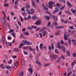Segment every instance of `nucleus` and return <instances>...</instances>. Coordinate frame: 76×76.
<instances>
[{
  "label": "nucleus",
  "mask_w": 76,
  "mask_h": 76,
  "mask_svg": "<svg viewBox=\"0 0 76 76\" xmlns=\"http://www.w3.org/2000/svg\"><path fill=\"white\" fill-rule=\"evenodd\" d=\"M22 42H23L24 44H25V45H32V44L31 42L25 40H23L22 41Z\"/></svg>",
  "instance_id": "obj_1"
},
{
  "label": "nucleus",
  "mask_w": 76,
  "mask_h": 76,
  "mask_svg": "<svg viewBox=\"0 0 76 76\" xmlns=\"http://www.w3.org/2000/svg\"><path fill=\"white\" fill-rule=\"evenodd\" d=\"M55 4V2L53 1H50L49 2V4L50 6H49V8H53L52 6H53Z\"/></svg>",
  "instance_id": "obj_2"
},
{
  "label": "nucleus",
  "mask_w": 76,
  "mask_h": 76,
  "mask_svg": "<svg viewBox=\"0 0 76 76\" xmlns=\"http://www.w3.org/2000/svg\"><path fill=\"white\" fill-rule=\"evenodd\" d=\"M58 7H56L55 8V10L53 12V14H55L56 13H57V12H58Z\"/></svg>",
  "instance_id": "obj_3"
},
{
  "label": "nucleus",
  "mask_w": 76,
  "mask_h": 76,
  "mask_svg": "<svg viewBox=\"0 0 76 76\" xmlns=\"http://www.w3.org/2000/svg\"><path fill=\"white\" fill-rule=\"evenodd\" d=\"M56 45V48L57 47L58 48H60V49H61V47H60V42H58L57 43Z\"/></svg>",
  "instance_id": "obj_4"
},
{
  "label": "nucleus",
  "mask_w": 76,
  "mask_h": 76,
  "mask_svg": "<svg viewBox=\"0 0 76 76\" xmlns=\"http://www.w3.org/2000/svg\"><path fill=\"white\" fill-rule=\"evenodd\" d=\"M52 58L55 60L58 58V56L57 55H53L52 56Z\"/></svg>",
  "instance_id": "obj_5"
},
{
  "label": "nucleus",
  "mask_w": 76,
  "mask_h": 76,
  "mask_svg": "<svg viewBox=\"0 0 76 76\" xmlns=\"http://www.w3.org/2000/svg\"><path fill=\"white\" fill-rule=\"evenodd\" d=\"M41 23V20H39L37 21L34 24L37 25H40Z\"/></svg>",
  "instance_id": "obj_6"
},
{
  "label": "nucleus",
  "mask_w": 76,
  "mask_h": 76,
  "mask_svg": "<svg viewBox=\"0 0 76 76\" xmlns=\"http://www.w3.org/2000/svg\"><path fill=\"white\" fill-rule=\"evenodd\" d=\"M31 12H30V14H34V12H35V10H34L32 9V8H31Z\"/></svg>",
  "instance_id": "obj_7"
},
{
  "label": "nucleus",
  "mask_w": 76,
  "mask_h": 76,
  "mask_svg": "<svg viewBox=\"0 0 76 76\" xmlns=\"http://www.w3.org/2000/svg\"><path fill=\"white\" fill-rule=\"evenodd\" d=\"M64 36V38L65 40H67V34H66V32H65Z\"/></svg>",
  "instance_id": "obj_8"
},
{
  "label": "nucleus",
  "mask_w": 76,
  "mask_h": 76,
  "mask_svg": "<svg viewBox=\"0 0 76 76\" xmlns=\"http://www.w3.org/2000/svg\"><path fill=\"white\" fill-rule=\"evenodd\" d=\"M28 70L30 72V75H32V74L33 73V69H30L28 68Z\"/></svg>",
  "instance_id": "obj_9"
},
{
  "label": "nucleus",
  "mask_w": 76,
  "mask_h": 76,
  "mask_svg": "<svg viewBox=\"0 0 76 76\" xmlns=\"http://www.w3.org/2000/svg\"><path fill=\"white\" fill-rule=\"evenodd\" d=\"M21 61L22 64H23V65H24V66L26 65V63L24 61V60L21 59Z\"/></svg>",
  "instance_id": "obj_10"
},
{
  "label": "nucleus",
  "mask_w": 76,
  "mask_h": 76,
  "mask_svg": "<svg viewBox=\"0 0 76 76\" xmlns=\"http://www.w3.org/2000/svg\"><path fill=\"white\" fill-rule=\"evenodd\" d=\"M73 14H75L76 13V10H73V9L71 10Z\"/></svg>",
  "instance_id": "obj_11"
},
{
  "label": "nucleus",
  "mask_w": 76,
  "mask_h": 76,
  "mask_svg": "<svg viewBox=\"0 0 76 76\" xmlns=\"http://www.w3.org/2000/svg\"><path fill=\"white\" fill-rule=\"evenodd\" d=\"M67 4L68 5V6H70V7H73V5L72 4H71L68 1L67 2Z\"/></svg>",
  "instance_id": "obj_12"
},
{
  "label": "nucleus",
  "mask_w": 76,
  "mask_h": 76,
  "mask_svg": "<svg viewBox=\"0 0 76 76\" xmlns=\"http://www.w3.org/2000/svg\"><path fill=\"white\" fill-rule=\"evenodd\" d=\"M39 47L40 49H41V50H42L43 48V44H42V43H41L40 44Z\"/></svg>",
  "instance_id": "obj_13"
},
{
  "label": "nucleus",
  "mask_w": 76,
  "mask_h": 76,
  "mask_svg": "<svg viewBox=\"0 0 76 76\" xmlns=\"http://www.w3.org/2000/svg\"><path fill=\"white\" fill-rule=\"evenodd\" d=\"M32 19L33 20H36L37 19H38V17L36 16H34L32 17Z\"/></svg>",
  "instance_id": "obj_14"
},
{
  "label": "nucleus",
  "mask_w": 76,
  "mask_h": 76,
  "mask_svg": "<svg viewBox=\"0 0 76 76\" xmlns=\"http://www.w3.org/2000/svg\"><path fill=\"white\" fill-rule=\"evenodd\" d=\"M60 60H61V57H60L56 61V63H59Z\"/></svg>",
  "instance_id": "obj_15"
},
{
  "label": "nucleus",
  "mask_w": 76,
  "mask_h": 76,
  "mask_svg": "<svg viewBox=\"0 0 76 76\" xmlns=\"http://www.w3.org/2000/svg\"><path fill=\"white\" fill-rule=\"evenodd\" d=\"M42 33L43 34H42L43 36H45L46 34H47V31H42Z\"/></svg>",
  "instance_id": "obj_16"
},
{
  "label": "nucleus",
  "mask_w": 76,
  "mask_h": 76,
  "mask_svg": "<svg viewBox=\"0 0 76 76\" xmlns=\"http://www.w3.org/2000/svg\"><path fill=\"white\" fill-rule=\"evenodd\" d=\"M31 3L33 6H35V3L34 2V0H31Z\"/></svg>",
  "instance_id": "obj_17"
},
{
  "label": "nucleus",
  "mask_w": 76,
  "mask_h": 76,
  "mask_svg": "<svg viewBox=\"0 0 76 76\" xmlns=\"http://www.w3.org/2000/svg\"><path fill=\"white\" fill-rule=\"evenodd\" d=\"M64 28V26H59L57 27H56V29H59V28L61 29H62V28Z\"/></svg>",
  "instance_id": "obj_18"
},
{
  "label": "nucleus",
  "mask_w": 76,
  "mask_h": 76,
  "mask_svg": "<svg viewBox=\"0 0 76 76\" xmlns=\"http://www.w3.org/2000/svg\"><path fill=\"white\" fill-rule=\"evenodd\" d=\"M49 16H50V18H51V19H52V18L53 19V18H55V17H56V16H54V15H50Z\"/></svg>",
  "instance_id": "obj_19"
},
{
  "label": "nucleus",
  "mask_w": 76,
  "mask_h": 76,
  "mask_svg": "<svg viewBox=\"0 0 76 76\" xmlns=\"http://www.w3.org/2000/svg\"><path fill=\"white\" fill-rule=\"evenodd\" d=\"M19 62L18 61H17L15 63V66L16 67H18V63Z\"/></svg>",
  "instance_id": "obj_20"
},
{
  "label": "nucleus",
  "mask_w": 76,
  "mask_h": 76,
  "mask_svg": "<svg viewBox=\"0 0 76 76\" xmlns=\"http://www.w3.org/2000/svg\"><path fill=\"white\" fill-rule=\"evenodd\" d=\"M66 7V5L63 6V7H61L60 8V10H64V7Z\"/></svg>",
  "instance_id": "obj_21"
},
{
  "label": "nucleus",
  "mask_w": 76,
  "mask_h": 76,
  "mask_svg": "<svg viewBox=\"0 0 76 76\" xmlns=\"http://www.w3.org/2000/svg\"><path fill=\"white\" fill-rule=\"evenodd\" d=\"M66 54L68 55V56H69L70 55V52L69 51H67L66 52Z\"/></svg>",
  "instance_id": "obj_22"
},
{
  "label": "nucleus",
  "mask_w": 76,
  "mask_h": 76,
  "mask_svg": "<svg viewBox=\"0 0 76 76\" xmlns=\"http://www.w3.org/2000/svg\"><path fill=\"white\" fill-rule=\"evenodd\" d=\"M24 45L23 44V43H21L20 45V46H19V48H22V46H23Z\"/></svg>",
  "instance_id": "obj_23"
},
{
  "label": "nucleus",
  "mask_w": 76,
  "mask_h": 76,
  "mask_svg": "<svg viewBox=\"0 0 76 76\" xmlns=\"http://www.w3.org/2000/svg\"><path fill=\"white\" fill-rule=\"evenodd\" d=\"M55 51L56 54H58V53H59V51L57 50V49H56L55 50Z\"/></svg>",
  "instance_id": "obj_24"
},
{
  "label": "nucleus",
  "mask_w": 76,
  "mask_h": 76,
  "mask_svg": "<svg viewBox=\"0 0 76 76\" xmlns=\"http://www.w3.org/2000/svg\"><path fill=\"white\" fill-rule=\"evenodd\" d=\"M5 19H4L3 18H1V20L2 23H3V22H4L5 21Z\"/></svg>",
  "instance_id": "obj_25"
},
{
  "label": "nucleus",
  "mask_w": 76,
  "mask_h": 76,
  "mask_svg": "<svg viewBox=\"0 0 76 76\" xmlns=\"http://www.w3.org/2000/svg\"><path fill=\"white\" fill-rule=\"evenodd\" d=\"M36 63L37 64H38V65H39V66H41V63L39 62V61H36Z\"/></svg>",
  "instance_id": "obj_26"
},
{
  "label": "nucleus",
  "mask_w": 76,
  "mask_h": 76,
  "mask_svg": "<svg viewBox=\"0 0 76 76\" xmlns=\"http://www.w3.org/2000/svg\"><path fill=\"white\" fill-rule=\"evenodd\" d=\"M68 39V42L70 45H71V40L69 38Z\"/></svg>",
  "instance_id": "obj_27"
},
{
  "label": "nucleus",
  "mask_w": 76,
  "mask_h": 76,
  "mask_svg": "<svg viewBox=\"0 0 76 76\" xmlns=\"http://www.w3.org/2000/svg\"><path fill=\"white\" fill-rule=\"evenodd\" d=\"M31 28L32 29L34 28V29H36L37 28V27L34 26H31Z\"/></svg>",
  "instance_id": "obj_28"
},
{
  "label": "nucleus",
  "mask_w": 76,
  "mask_h": 76,
  "mask_svg": "<svg viewBox=\"0 0 76 76\" xmlns=\"http://www.w3.org/2000/svg\"><path fill=\"white\" fill-rule=\"evenodd\" d=\"M23 34L26 35H29V32H24Z\"/></svg>",
  "instance_id": "obj_29"
},
{
  "label": "nucleus",
  "mask_w": 76,
  "mask_h": 76,
  "mask_svg": "<svg viewBox=\"0 0 76 76\" xmlns=\"http://www.w3.org/2000/svg\"><path fill=\"white\" fill-rule=\"evenodd\" d=\"M7 69H8V70H9L10 69H11V67H10V66L9 65H7L6 66Z\"/></svg>",
  "instance_id": "obj_30"
},
{
  "label": "nucleus",
  "mask_w": 76,
  "mask_h": 76,
  "mask_svg": "<svg viewBox=\"0 0 76 76\" xmlns=\"http://www.w3.org/2000/svg\"><path fill=\"white\" fill-rule=\"evenodd\" d=\"M72 56H73V57H76V53H74L72 54Z\"/></svg>",
  "instance_id": "obj_31"
},
{
  "label": "nucleus",
  "mask_w": 76,
  "mask_h": 76,
  "mask_svg": "<svg viewBox=\"0 0 76 76\" xmlns=\"http://www.w3.org/2000/svg\"><path fill=\"white\" fill-rule=\"evenodd\" d=\"M26 11L28 13V14H31V12H30V11L28 9H26Z\"/></svg>",
  "instance_id": "obj_32"
},
{
  "label": "nucleus",
  "mask_w": 76,
  "mask_h": 76,
  "mask_svg": "<svg viewBox=\"0 0 76 76\" xmlns=\"http://www.w3.org/2000/svg\"><path fill=\"white\" fill-rule=\"evenodd\" d=\"M28 30H29V31H32V27H29L28 28Z\"/></svg>",
  "instance_id": "obj_33"
},
{
  "label": "nucleus",
  "mask_w": 76,
  "mask_h": 76,
  "mask_svg": "<svg viewBox=\"0 0 76 76\" xmlns=\"http://www.w3.org/2000/svg\"><path fill=\"white\" fill-rule=\"evenodd\" d=\"M24 74V73L22 72L20 74V76H23V75Z\"/></svg>",
  "instance_id": "obj_34"
},
{
  "label": "nucleus",
  "mask_w": 76,
  "mask_h": 76,
  "mask_svg": "<svg viewBox=\"0 0 76 76\" xmlns=\"http://www.w3.org/2000/svg\"><path fill=\"white\" fill-rule=\"evenodd\" d=\"M8 32V33H10V32H12L13 33V30L11 29L10 30V31Z\"/></svg>",
  "instance_id": "obj_35"
},
{
  "label": "nucleus",
  "mask_w": 76,
  "mask_h": 76,
  "mask_svg": "<svg viewBox=\"0 0 76 76\" xmlns=\"http://www.w3.org/2000/svg\"><path fill=\"white\" fill-rule=\"evenodd\" d=\"M46 13H48V15H51V14L50 12L47 11H46Z\"/></svg>",
  "instance_id": "obj_36"
},
{
  "label": "nucleus",
  "mask_w": 76,
  "mask_h": 76,
  "mask_svg": "<svg viewBox=\"0 0 76 76\" xmlns=\"http://www.w3.org/2000/svg\"><path fill=\"white\" fill-rule=\"evenodd\" d=\"M50 66V64L49 63L48 64H45L44 65L45 66Z\"/></svg>",
  "instance_id": "obj_37"
},
{
  "label": "nucleus",
  "mask_w": 76,
  "mask_h": 76,
  "mask_svg": "<svg viewBox=\"0 0 76 76\" xmlns=\"http://www.w3.org/2000/svg\"><path fill=\"white\" fill-rule=\"evenodd\" d=\"M20 19L21 20V21L22 22H23V21L24 20H23V18H22V17H20Z\"/></svg>",
  "instance_id": "obj_38"
},
{
  "label": "nucleus",
  "mask_w": 76,
  "mask_h": 76,
  "mask_svg": "<svg viewBox=\"0 0 76 76\" xmlns=\"http://www.w3.org/2000/svg\"><path fill=\"white\" fill-rule=\"evenodd\" d=\"M28 49L29 50H30V51H33V49H32V48H31L30 46H29L28 47Z\"/></svg>",
  "instance_id": "obj_39"
},
{
  "label": "nucleus",
  "mask_w": 76,
  "mask_h": 76,
  "mask_svg": "<svg viewBox=\"0 0 76 76\" xmlns=\"http://www.w3.org/2000/svg\"><path fill=\"white\" fill-rule=\"evenodd\" d=\"M4 6L5 7H8L9 6V4H4Z\"/></svg>",
  "instance_id": "obj_40"
},
{
  "label": "nucleus",
  "mask_w": 76,
  "mask_h": 76,
  "mask_svg": "<svg viewBox=\"0 0 76 76\" xmlns=\"http://www.w3.org/2000/svg\"><path fill=\"white\" fill-rule=\"evenodd\" d=\"M31 15H29L28 16L27 19L28 20H29V19H31Z\"/></svg>",
  "instance_id": "obj_41"
},
{
  "label": "nucleus",
  "mask_w": 76,
  "mask_h": 76,
  "mask_svg": "<svg viewBox=\"0 0 76 76\" xmlns=\"http://www.w3.org/2000/svg\"><path fill=\"white\" fill-rule=\"evenodd\" d=\"M72 42L73 43H76V40L75 39H73L72 40Z\"/></svg>",
  "instance_id": "obj_42"
},
{
  "label": "nucleus",
  "mask_w": 76,
  "mask_h": 76,
  "mask_svg": "<svg viewBox=\"0 0 76 76\" xmlns=\"http://www.w3.org/2000/svg\"><path fill=\"white\" fill-rule=\"evenodd\" d=\"M72 72H70L68 73L67 75V76H70L71 74H72Z\"/></svg>",
  "instance_id": "obj_43"
},
{
  "label": "nucleus",
  "mask_w": 76,
  "mask_h": 76,
  "mask_svg": "<svg viewBox=\"0 0 76 76\" xmlns=\"http://www.w3.org/2000/svg\"><path fill=\"white\" fill-rule=\"evenodd\" d=\"M12 63V60H10V61H8V64H10L11 63Z\"/></svg>",
  "instance_id": "obj_44"
},
{
  "label": "nucleus",
  "mask_w": 76,
  "mask_h": 76,
  "mask_svg": "<svg viewBox=\"0 0 76 76\" xmlns=\"http://www.w3.org/2000/svg\"><path fill=\"white\" fill-rule=\"evenodd\" d=\"M69 28L70 29H74V28L73 27V26H71L69 27Z\"/></svg>",
  "instance_id": "obj_45"
},
{
  "label": "nucleus",
  "mask_w": 76,
  "mask_h": 76,
  "mask_svg": "<svg viewBox=\"0 0 76 76\" xmlns=\"http://www.w3.org/2000/svg\"><path fill=\"white\" fill-rule=\"evenodd\" d=\"M36 48H37L36 49V50L37 51H39V49H38V46L37 45L36 46Z\"/></svg>",
  "instance_id": "obj_46"
},
{
  "label": "nucleus",
  "mask_w": 76,
  "mask_h": 76,
  "mask_svg": "<svg viewBox=\"0 0 76 76\" xmlns=\"http://www.w3.org/2000/svg\"><path fill=\"white\" fill-rule=\"evenodd\" d=\"M29 58L30 59H32V54H30L29 55Z\"/></svg>",
  "instance_id": "obj_47"
},
{
  "label": "nucleus",
  "mask_w": 76,
  "mask_h": 76,
  "mask_svg": "<svg viewBox=\"0 0 76 76\" xmlns=\"http://www.w3.org/2000/svg\"><path fill=\"white\" fill-rule=\"evenodd\" d=\"M51 47L52 50H54V45L53 44H52L51 45Z\"/></svg>",
  "instance_id": "obj_48"
},
{
  "label": "nucleus",
  "mask_w": 76,
  "mask_h": 76,
  "mask_svg": "<svg viewBox=\"0 0 76 76\" xmlns=\"http://www.w3.org/2000/svg\"><path fill=\"white\" fill-rule=\"evenodd\" d=\"M20 50L18 48H16V52H19Z\"/></svg>",
  "instance_id": "obj_49"
},
{
  "label": "nucleus",
  "mask_w": 76,
  "mask_h": 76,
  "mask_svg": "<svg viewBox=\"0 0 76 76\" xmlns=\"http://www.w3.org/2000/svg\"><path fill=\"white\" fill-rule=\"evenodd\" d=\"M54 37V35L52 34H50V38H53Z\"/></svg>",
  "instance_id": "obj_50"
},
{
  "label": "nucleus",
  "mask_w": 76,
  "mask_h": 76,
  "mask_svg": "<svg viewBox=\"0 0 76 76\" xmlns=\"http://www.w3.org/2000/svg\"><path fill=\"white\" fill-rule=\"evenodd\" d=\"M46 19L48 20H50V17L48 16H47L46 17Z\"/></svg>",
  "instance_id": "obj_51"
},
{
  "label": "nucleus",
  "mask_w": 76,
  "mask_h": 76,
  "mask_svg": "<svg viewBox=\"0 0 76 76\" xmlns=\"http://www.w3.org/2000/svg\"><path fill=\"white\" fill-rule=\"evenodd\" d=\"M39 35H40L41 38H42L43 37L42 35V33H39Z\"/></svg>",
  "instance_id": "obj_52"
},
{
  "label": "nucleus",
  "mask_w": 76,
  "mask_h": 76,
  "mask_svg": "<svg viewBox=\"0 0 76 76\" xmlns=\"http://www.w3.org/2000/svg\"><path fill=\"white\" fill-rule=\"evenodd\" d=\"M4 56L7 59L8 58V55L7 54H5L4 55Z\"/></svg>",
  "instance_id": "obj_53"
},
{
  "label": "nucleus",
  "mask_w": 76,
  "mask_h": 76,
  "mask_svg": "<svg viewBox=\"0 0 76 76\" xmlns=\"http://www.w3.org/2000/svg\"><path fill=\"white\" fill-rule=\"evenodd\" d=\"M2 41L5 40V38L4 37H1Z\"/></svg>",
  "instance_id": "obj_54"
},
{
  "label": "nucleus",
  "mask_w": 76,
  "mask_h": 76,
  "mask_svg": "<svg viewBox=\"0 0 76 76\" xmlns=\"http://www.w3.org/2000/svg\"><path fill=\"white\" fill-rule=\"evenodd\" d=\"M23 53L24 54H25L26 55H27V54H28V52H27L24 51L23 52Z\"/></svg>",
  "instance_id": "obj_55"
},
{
  "label": "nucleus",
  "mask_w": 76,
  "mask_h": 76,
  "mask_svg": "<svg viewBox=\"0 0 76 76\" xmlns=\"http://www.w3.org/2000/svg\"><path fill=\"white\" fill-rule=\"evenodd\" d=\"M54 22L55 25H57V22H56V20H54Z\"/></svg>",
  "instance_id": "obj_56"
},
{
  "label": "nucleus",
  "mask_w": 76,
  "mask_h": 76,
  "mask_svg": "<svg viewBox=\"0 0 76 76\" xmlns=\"http://www.w3.org/2000/svg\"><path fill=\"white\" fill-rule=\"evenodd\" d=\"M46 28L45 27H44L42 28V32H43V31H44V30L45 29V28Z\"/></svg>",
  "instance_id": "obj_57"
},
{
  "label": "nucleus",
  "mask_w": 76,
  "mask_h": 76,
  "mask_svg": "<svg viewBox=\"0 0 76 76\" xmlns=\"http://www.w3.org/2000/svg\"><path fill=\"white\" fill-rule=\"evenodd\" d=\"M64 42H63V40H61V44H64Z\"/></svg>",
  "instance_id": "obj_58"
},
{
  "label": "nucleus",
  "mask_w": 76,
  "mask_h": 76,
  "mask_svg": "<svg viewBox=\"0 0 76 76\" xmlns=\"http://www.w3.org/2000/svg\"><path fill=\"white\" fill-rule=\"evenodd\" d=\"M61 58H62V59H63L64 60L65 59V58H64V56L63 55H62L61 56Z\"/></svg>",
  "instance_id": "obj_59"
},
{
  "label": "nucleus",
  "mask_w": 76,
  "mask_h": 76,
  "mask_svg": "<svg viewBox=\"0 0 76 76\" xmlns=\"http://www.w3.org/2000/svg\"><path fill=\"white\" fill-rule=\"evenodd\" d=\"M45 4H44V3H43L42 4V6L43 7V9H45Z\"/></svg>",
  "instance_id": "obj_60"
},
{
  "label": "nucleus",
  "mask_w": 76,
  "mask_h": 76,
  "mask_svg": "<svg viewBox=\"0 0 76 76\" xmlns=\"http://www.w3.org/2000/svg\"><path fill=\"white\" fill-rule=\"evenodd\" d=\"M43 9H44V10H48V8L46 7H45V8H43Z\"/></svg>",
  "instance_id": "obj_61"
},
{
  "label": "nucleus",
  "mask_w": 76,
  "mask_h": 76,
  "mask_svg": "<svg viewBox=\"0 0 76 76\" xmlns=\"http://www.w3.org/2000/svg\"><path fill=\"white\" fill-rule=\"evenodd\" d=\"M25 10V9L24 8V7H22L21 8V11L22 12H23Z\"/></svg>",
  "instance_id": "obj_62"
},
{
  "label": "nucleus",
  "mask_w": 76,
  "mask_h": 76,
  "mask_svg": "<svg viewBox=\"0 0 76 76\" xmlns=\"http://www.w3.org/2000/svg\"><path fill=\"white\" fill-rule=\"evenodd\" d=\"M22 15L23 16H25L26 15V13L25 12H22Z\"/></svg>",
  "instance_id": "obj_63"
},
{
  "label": "nucleus",
  "mask_w": 76,
  "mask_h": 76,
  "mask_svg": "<svg viewBox=\"0 0 76 76\" xmlns=\"http://www.w3.org/2000/svg\"><path fill=\"white\" fill-rule=\"evenodd\" d=\"M55 35H60V34L58 33V32H57L55 33Z\"/></svg>",
  "instance_id": "obj_64"
}]
</instances>
